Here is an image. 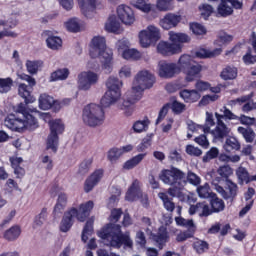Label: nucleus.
I'll return each instance as SVG.
<instances>
[{
    "instance_id": "14",
    "label": "nucleus",
    "mask_w": 256,
    "mask_h": 256,
    "mask_svg": "<svg viewBox=\"0 0 256 256\" xmlns=\"http://www.w3.org/2000/svg\"><path fill=\"white\" fill-rule=\"evenodd\" d=\"M99 75L92 71H84L78 75V89L80 91H89L92 85L97 84Z\"/></svg>"
},
{
    "instance_id": "19",
    "label": "nucleus",
    "mask_w": 256,
    "mask_h": 256,
    "mask_svg": "<svg viewBox=\"0 0 256 256\" xmlns=\"http://www.w3.org/2000/svg\"><path fill=\"white\" fill-rule=\"evenodd\" d=\"M77 3L81 13L88 19H91L99 5V0H77Z\"/></svg>"
},
{
    "instance_id": "24",
    "label": "nucleus",
    "mask_w": 256,
    "mask_h": 256,
    "mask_svg": "<svg viewBox=\"0 0 256 256\" xmlns=\"http://www.w3.org/2000/svg\"><path fill=\"white\" fill-rule=\"evenodd\" d=\"M201 71H203V66L199 63H195L188 69L184 70L185 82L192 83L195 79H199V77H201Z\"/></svg>"
},
{
    "instance_id": "50",
    "label": "nucleus",
    "mask_w": 256,
    "mask_h": 256,
    "mask_svg": "<svg viewBox=\"0 0 256 256\" xmlns=\"http://www.w3.org/2000/svg\"><path fill=\"white\" fill-rule=\"evenodd\" d=\"M158 197L163 201L166 211H170V213H172V211H175V203H173V201L169 199V196H167V194L161 192L158 194Z\"/></svg>"
},
{
    "instance_id": "40",
    "label": "nucleus",
    "mask_w": 256,
    "mask_h": 256,
    "mask_svg": "<svg viewBox=\"0 0 256 256\" xmlns=\"http://www.w3.org/2000/svg\"><path fill=\"white\" fill-rule=\"evenodd\" d=\"M187 185V180L180 181L174 185H171V187L168 189V194L170 197H181L183 189H185V186Z\"/></svg>"
},
{
    "instance_id": "29",
    "label": "nucleus",
    "mask_w": 256,
    "mask_h": 256,
    "mask_svg": "<svg viewBox=\"0 0 256 256\" xmlns=\"http://www.w3.org/2000/svg\"><path fill=\"white\" fill-rule=\"evenodd\" d=\"M239 70L237 67L233 65H227L224 69H222L220 77L224 81H233V79H237V75Z\"/></svg>"
},
{
    "instance_id": "45",
    "label": "nucleus",
    "mask_w": 256,
    "mask_h": 256,
    "mask_svg": "<svg viewBox=\"0 0 256 256\" xmlns=\"http://www.w3.org/2000/svg\"><path fill=\"white\" fill-rule=\"evenodd\" d=\"M196 191L198 193V197L201 199H209V197L211 199L213 195H215V193H212L211 187L208 183L198 186Z\"/></svg>"
},
{
    "instance_id": "58",
    "label": "nucleus",
    "mask_w": 256,
    "mask_h": 256,
    "mask_svg": "<svg viewBox=\"0 0 256 256\" xmlns=\"http://www.w3.org/2000/svg\"><path fill=\"white\" fill-rule=\"evenodd\" d=\"M13 87V80L11 78H0V93H9Z\"/></svg>"
},
{
    "instance_id": "11",
    "label": "nucleus",
    "mask_w": 256,
    "mask_h": 256,
    "mask_svg": "<svg viewBox=\"0 0 256 256\" xmlns=\"http://www.w3.org/2000/svg\"><path fill=\"white\" fill-rule=\"evenodd\" d=\"M19 79L22 81H27L29 86L25 84H20L18 87V93L22 99H24L25 104L29 105V103H35V97L31 95V87H35L36 81L35 78L27 75V74H19L18 75Z\"/></svg>"
},
{
    "instance_id": "26",
    "label": "nucleus",
    "mask_w": 256,
    "mask_h": 256,
    "mask_svg": "<svg viewBox=\"0 0 256 256\" xmlns=\"http://www.w3.org/2000/svg\"><path fill=\"white\" fill-rule=\"evenodd\" d=\"M195 213H198L200 217H209L212 211H211V208H209V205L207 203L199 202L196 205H191L189 208L190 215H195Z\"/></svg>"
},
{
    "instance_id": "9",
    "label": "nucleus",
    "mask_w": 256,
    "mask_h": 256,
    "mask_svg": "<svg viewBox=\"0 0 256 256\" xmlns=\"http://www.w3.org/2000/svg\"><path fill=\"white\" fill-rule=\"evenodd\" d=\"M159 39H161V29L153 24L148 25L146 29L141 30L139 33L140 45L144 49L151 47V45L157 43Z\"/></svg>"
},
{
    "instance_id": "53",
    "label": "nucleus",
    "mask_w": 256,
    "mask_h": 256,
    "mask_svg": "<svg viewBox=\"0 0 256 256\" xmlns=\"http://www.w3.org/2000/svg\"><path fill=\"white\" fill-rule=\"evenodd\" d=\"M121 55H122L123 59H126L127 61H129L131 59H133V60L141 59V52L138 51L137 49H129L128 48Z\"/></svg>"
},
{
    "instance_id": "7",
    "label": "nucleus",
    "mask_w": 256,
    "mask_h": 256,
    "mask_svg": "<svg viewBox=\"0 0 256 256\" xmlns=\"http://www.w3.org/2000/svg\"><path fill=\"white\" fill-rule=\"evenodd\" d=\"M153 85H155V75L149 70H140L134 76L131 91L135 98L141 97L143 91L151 89Z\"/></svg>"
},
{
    "instance_id": "20",
    "label": "nucleus",
    "mask_w": 256,
    "mask_h": 256,
    "mask_svg": "<svg viewBox=\"0 0 256 256\" xmlns=\"http://www.w3.org/2000/svg\"><path fill=\"white\" fill-rule=\"evenodd\" d=\"M181 15L175 13H167L163 18L160 19L159 25L162 29L169 31L181 23Z\"/></svg>"
},
{
    "instance_id": "18",
    "label": "nucleus",
    "mask_w": 256,
    "mask_h": 256,
    "mask_svg": "<svg viewBox=\"0 0 256 256\" xmlns=\"http://www.w3.org/2000/svg\"><path fill=\"white\" fill-rule=\"evenodd\" d=\"M154 10L149 12L148 19L153 21L159 17V13H167V11H173V3L169 0H156L153 4Z\"/></svg>"
},
{
    "instance_id": "13",
    "label": "nucleus",
    "mask_w": 256,
    "mask_h": 256,
    "mask_svg": "<svg viewBox=\"0 0 256 256\" xmlns=\"http://www.w3.org/2000/svg\"><path fill=\"white\" fill-rule=\"evenodd\" d=\"M219 181H221V178L212 180V185L214 186L215 191H217L223 199H233V197L237 196L238 187L233 181L226 180V190L222 186H219Z\"/></svg>"
},
{
    "instance_id": "10",
    "label": "nucleus",
    "mask_w": 256,
    "mask_h": 256,
    "mask_svg": "<svg viewBox=\"0 0 256 256\" xmlns=\"http://www.w3.org/2000/svg\"><path fill=\"white\" fill-rule=\"evenodd\" d=\"M126 201H137L140 200L143 207H149V196L141 190V182L139 180H134L126 192Z\"/></svg>"
},
{
    "instance_id": "4",
    "label": "nucleus",
    "mask_w": 256,
    "mask_h": 256,
    "mask_svg": "<svg viewBox=\"0 0 256 256\" xmlns=\"http://www.w3.org/2000/svg\"><path fill=\"white\" fill-rule=\"evenodd\" d=\"M93 207V201H88L86 203L81 204L78 210L77 208H71L70 210L66 211L60 222V231L62 233H67L68 231H70L71 227H73L74 217H76L78 221L83 223L87 219L88 215L91 213Z\"/></svg>"
},
{
    "instance_id": "34",
    "label": "nucleus",
    "mask_w": 256,
    "mask_h": 256,
    "mask_svg": "<svg viewBox=\"0 0 256 256\" xmlns=\"http://www.w3.org/2000/svg\"><path fill=\"white\" fill-rule=\"evenodd\" d=\"M83 27V22L79 18H71L65 22V28L70 33H79Z\"/></svg>"
},
{
    "instance_id": "33",
    "label": "nucleus",
    "mask_w": 256,
    "mask_h": 256,
    "mask_svg": "<svg viewBox=\"0 0 256 256\" xmlns=\"http://www.w3.org/2000/svg\"><path fill=\"white\" fill-rule=\"evenodd\" d=\"M145 157H147V153L138 154L132 157L123 164V169H125L126 171H131V169H135V167H137V165H139V163H141V161H143Z\"/></svg>"
},
{
    "instance_id": "28",
    "label": "nucleus",
    "mask_w": 256,
    "mask_h": 256,
    "mask_svg": "<svg viewBox=\"0 0 256 256\" xmlns=\"http://www.w3.org/2000/svg\"><path fill=\"white\" fill-rule=\"evenodd\" d=\"M67 201H68L67 194L65 193L58 194L57 202L53 209V215L55 219H57V217H59V215H61V213L65 211V208L67 207Z\"/></svg>"
},
{
    "instance_id": "37",
    "label": "nucleus",
    "mask_w": 256,
    "mask_h": 256,
    "mask_svg": "<svg viewBox=\"0 0 256 256\" xmlns=\"http://www.w3.org/2000/svg\"><path fill=\"white\" fill-rule=\"evenodd\" d=\"M238 133H240V135H242V137L245 139L246 143H253V141H255V131L253 130V128L251 127H243V126H239L237 128Z\"/></svg>"
},
{
    "instance_id": "16",
    "label": "nucleus",
    "mask_w": 256,
    "mask_h": 256,
    "mask_svg": "<svg viewBox=\"0 0 256 256\" xmlns=\"http://www.w3.org/2000/svg\"><path fill=\"white\" fill-rule=\"evenodd\" d=\"M116 15L124 25H133L135 23V12L127 4H120L116 8Z\"/></svg>"
},
{
    "instance_id": "51",
    "label": "nucleus",
    "mask_w": 256,
    "mask_h": 256,
    "mask_svg": "<svg viewBox=\"0 0 256 256\" xmlns=\"http://www.w3.org/2000/svg\"><path fill=\"white\" fill-rule=\"evenodd\" d=\"M217 173L222 179L227 181L233 175V169L229 165H222L217 169Z\"/></svg>"
},
{
    "instance_id": "22",
    "label": "nucleus",
    "mask_w": 256,
    "mask_h": 256,
    "mask_svg": "<svg viewBox=\"0 0 256 256\" xmlns=\"http://www.w3.org/2000/svg\"><path fill=\"white\" fill-rule=\"evenodd\" d=\"M139 99H141V97L135 98V93H133V90H131L130 92L126 93V98L121 104H119V108L124 111L125 115L129 117V115L133 113V104L135 101H139Z\"/></svg>"
},
{
    "instance_id": "3",
    "label": "nucleus",
    "mask_w": 256,
    "mask_h": 256,
    "mask_svg": "<svg viewBox=\"0 0 256 256\" xmlns=\"http://www.w3.org/2000/svg\"><path fill=\"white\" fill-rule=\"evenodd\" d=\"M16 111L17 113H21L23 115V119L7 117L4 121L5 127L11 129V131H17L18 133L25 130L35 131V129L39 128V122L29 113V111H27L25 104L20 103Z\"/></svg>"
},
{
    "instance_id": "54",
    "label": "nucleus",
    "mask_w": 256,
    "mask_h": 256,
    "mask_svg": "<svg viewBox=\"0 0 256 256\" xmlns=\"http://www.w3.org/2000/svg\"><path fill=\"white\" fill-rule=\"evenodd\" d=\"M107 157L111 163H117V161L123 157V154L120 148H112L108 151Z\"/></svg>"
},
{
    "instance_id": "46",
    "label": "nucleus",
    "mask_w": 256,
    "mask_h": 256,
    "mask_svg": "<svg viewBox=\"0 0 256 256\" xmlns=\"http://www.w3.org/2000/svg\"><path fill=\"white\" fill-rule=\"evenodd\" d=\"M236 177L238 179L239 185H243V183H249V172L247 168L240 166L236 169Z\"/></svg>"
},
{
    "instance_id": "32",
    "label": "nucleus",
    "mask_w": 256,
    "mask_h": 256,
    "mask_svg": "<svg viewBox=\"0 0 256 256\" xmlns=\"http://www.w3.org/2000/svg\"><path fill=\"white\" fill-rule=\"evenodd\" d=\"M180 97L186 101V103H195L201 99V94L197 90H182L180 91Z\"/></svg>"
},
{
    "instance_id": "25",
    "label": "nucleus",
    "mask_w": 256,
    "mask_h": 256,
    "mask_svg": "<svg viewBox=\"0 0 256 256\" xmlns=\"http://www.w3.org/2000/svg\"><path fill=\"white\" fill-rule=\"evenodd\" d=\"M103 179V170H96L93 174L89 176V178L86 179L85 185H84V191L85 193H89L90 191H93V188L99 181Z\"/></svg>"
},
{
    "instance_id": "55",
    "label": "nucleus",
    "mask_w": 256,
    "mask_h": 256,
    "mask_svg": "<svg viewBox=\"0 0 256 256\" xmlns=\"http://www.w3.org/2000/svg\"><path fill=\"white\" fill-rule=\"evenodd\" d=\"M93 234V220H88L85 224V227L82 231V241L87 243L89 239V235Z\"/></svg>"
},
{
    "instance_id": "59",
    "label": "nucleus",
    "mask_w": 256,
    "mask_h": 256,
    "mask_svg": "<svg viewBox=\"0 0 256 256\" xmlns=\"http://www.w3.org/2000/svg\"><path fill=\"white\" fill-rule=\"evenodd\" d=\"M92 164H93V158L85 159L84 161L81 162L78 169V173L80 175H85L89 173V169H91Z\"/></svg>"
},
{
    "instance_id": "17",
    "label": "nucleus",
    "mask_w": 256,
    "mask_h": 256,
    "mask_svg": "<svg viewBox=\"0 0 256 256\" xmlns=\"http://www.w3.org/2000/svg\"><path fill=\"white\" fill-rule=\"evenodd\" d=\"M179 73L180 68L176 63H167L166 61H160L158 63V75L162 79H173Z\"/></svg>"
},
{
    "instance_id": "43",
    "label": "nucleus",
    "mask_w": 256,
    "mask_h": 256,
    "mask_svg": "<svg viewBox=\"0 0 256 256\" xmlns=\"http://www.w3.org/2000/svg\"><path fill=\"white\" fill-rule=\"evenodd\" d=\"M224 149L228 153H231V151H239V149H241V143H239V140H237V138L229 137L225 141Z\"/></svg>"
},
{
    "instance_id": "31",
    "label": "nucleus",
    "mask_w": 256,
    "mask_h": 256,
    "mask_svg": "<svg viewBox=\"0 0 256 256\" xmlns=\"http://www.w3.org/2000/svg\"><path fill=\"white\" fill-rule=\"evenodd\" d=\"M167 239H169V234L167 233V228L165 227H160L158 233L153 235V240L155 243H157L159 249H163L167 243Z\"/></svg>"
},
{
    "instance_id": "64",
    "label": "nucleus",
    "mask_w": 256,
    "mask_h": 256,
    "mask_svg": "<svg viewBox=\"0 0 256 256\" xmlns=\"http://www.w3.org/2000/svg\"><path fill=\"white\" fill-rule=\"evenodd\" d=\"M194 249L200 254L205 253L209 249V244L206 241L197 240L194 242Z\"/></svg>"
},
{
    "instance_id": "44",
    "label": "nucleus",
    "mask_w": 256,
    "mask_h": 256,
    "mask_svg": "<svg viewBox=\"0 0 256 256\" xmlns=\"http://www.w3.org/2000/svg\"><path fill=\"white\" fill-rule=\"evenodd\" d=\"M67 77H69V69H67V68L58 69L51 73L50 82L65 81V79H67Z\"/></svg>"
},
{
    "instance_id": "2",
    "label": "nucleus",
    "mask_w": 256,
    "mask_h": 256,
    "mask_svg": "<svg viewBox=\"0 0 256 256\" xmlns=\"http://www.w3.org/2000/svg\"><path fill=\"white\" fill-rule=\"evenodd\" d=\"M98 237L103 239L105 245H109L110 247H121V245H125V247H133V240L129 237V234H121V226L116 224H108L106 227L102 228L98 232Z\"/></svg>"
},
{
    "instance_id": "38",
    "label": "nucleus",
    "mask_w": 256,
    "mask_h": 256,
    "mask_svg": "<svg viewBox=\"0 0 256 256\" xmlns=\"http://www.w3.org/2000/svg\"><path fill=\"white\" fill-rule=\"evenodd\" d=\"M211 211L212 213H221V211H225V202L217 197V194H213L210 201Z\"/></svg>"
},
{
    "instance_id": "42",
    "label": "nucleus",
    "mask_w": 256,
    "mask_h": 256,
    "mask_svg": "<svg viewBox=\"0 0 256 256\" xmlns=\"http://www.w3.org/2000/svg\"><path fill=\"white\" fill-rule=\"evenodd\" d=\"M123 87V81L115 76H110L106 81V88L110 91H121Z\"/></svg>"
},
{
    "instance_id": "23",
    "label": "nucleus",
    "mask_w": 256,
    "mask_h": 256,
    "mask_svg": "<svg viewBox=\"0 0 256 256\" xmlns=\"http://www.w3.org/2000/svg\"><path fill=\"white\" fill-rule=\"evenodd\" d=\"M119 99H121V90H106L100 103L102 107H111V105H115Z\"/></svg>"
},
{
    "instance_id": "6",
    "label": "nucleus",
    "mask_w": 256,
    "mask_h": 256,
    "mask_svg": "<svg viewBox=\"0 0 256 256\" xmlns=\"http://www.w3.org/2000/svg\"><path fill=\"white\" fill-rule=\"evenodd\" d=\"M220 113L222 114L215 112L216 127L211 131L212 137L218 141L225 139V137H228L229 133H231V128H229V126H227V124H225L223 121H231L232 119H237V115L229 110L227 106L222 107L220 109Z\"/></svg>"
},
{
    "instance_id": "1",
    "label": "nucleus",
    "mask_w": 256,
    "mask_h": 256,
    "mask_svg": "<svg viewBox=\"0 0 256 256\" xmlns=\"http://www.w3.org/2000/svg\"><path fill=\"white\" fill-rule=\"evenodd\" d=\"M90 57H100L101 67L104 73L113 71V50L107 48V41L103 36H95L90 44Z\"/></svg>"
},
{
    "instance_id": "41",
    "label": "nucleus",
    "mask_w": 256,
    "mask_h": 256,
    "mask_svg": "<svg viewBox=\"0 0 256 256\" xmlns=\"http://www.w3.org/2000/svg\"><path fill=\"white\" fill-rule=\"evenodd\" d=\"M57 147H59V134L50 132L47 138L46 149H51L53 153H57Z\"/></svg>"
},
{
    "instance_id": "56",
    "label": "nucleus",
    "mask_w": 256,
    "mask_h": 256,
    "mask_svg": "<svg viewBox=\"0 0 256 256\" xmlns=\"http://www.w3.org/2000/svg\"><path fill=\"white\" fill-rule=\"evenodd\" d=\"M47 221V208H42L39 215L34 219V228L41 227Z\"/></svg>"
},
{
    "instance_id": "57",
    "label": "nucleus",
    "mask_w": 256,
    "mask_h": 256,
    "mask_svg": "<svg viewBox=\"0 0 256 256\" xmlns=\"http://www.w3.org/2000/svg\"><path fill=\"white\" fill-rule=\"evenodd\" d=\"M195 235V229H188L184 232H180L176 236V241L178 243H183V241H187V239H191Z\"/></svg>"
},
{
    "instance_id": "21",
    "label": "nucleus",
    "mask_w": 256,
    "mask_h": 256,
    "mask_svg": "<svg viewBox=\"0 0 256 256\" xmlns=\"http://www.w3.org/2000/svg\"><path fill=\"white\" fill-rule=\"evenodd\" d=\"M39 107L43 111H47L53 107L56 111H59L61 109L63 102H59L55 100L52 96L47 95V94H41L39 97Z\"/></svg>"
},
{
    "instance_id": "12",
    "label": "nucleus",
    "mask_w": 256,
    "mask_h": 256,
    "mask_svg": "<svg viewBox=\"0 0 256 256\" xmlns=\"http://www.w3.org/2000/svg\"><path fill=\"white\" fill-rule=\"evenodd\" d=\"M160 179L165 183V185H175L177 183H181V181H187L185 179V173L176 167L162 170Z\"/></svg>"
},
{
    "instance_id": "47",
    "label": "nucleus",
    "mask_w": 256,
    "mask_h": 256,
    "mask_svg": "<svg viewBox=\"0 0 256 256\" xmlns=\"http://www.w3.org/2000/svg\"><path fill=\"white\" fill-rule=\"evenodd\" d=\"M20 235L21 228H19V226H13L4 233V238L7 239V241H15V239H19Z\"/></svg>"
},
{
    "instance_id": "60",
    "label": "nucleus",
    "mask_w": 256,
    "mask_h": 256,
    "mask_svg": "<svg viewBox=\"0 0 256 256\" xmlns=\"http://www.w3.org/2000/svg\"><path fill=\"white\" fill-rule=\"evenodd\" d=\"M175 221L180 227H186L187 229H195V223L193 219H185L183 217H176Z\"/></svg>"
},
{
    "instance_id": "62",
    "label": "nucleus",
    "mask_w": 256,
    "mask_h": 256,
    "mask_svg": "<svg viewBox=\"0 0 256 256\" xmlns=\"http://www.w3.org/2000/svg\"><path fill=\"white\" fill-rule=\"evenodd\" d=\"M219 156V149L211 148L202 158L203 163H209L211 159H216Z\"/></svg>"
},
{
    "instance_id": "35",
    "label": "nucleus",
    "mask_w": 256,
    "mask_h": 256,
    "mask_svg": "<svg viewBox=\"0 0 256 256\" xmlns=\"http://www.w3.org/2000/svg\"><path fill=\"white\" fill-rule=\"evenodd\" d=\"M221 48H216L214 50H207V49H200L196 52V57L199 59H211V57H217L218 55H221L222 53Z\"/></svg>"
},
{
    "instance_id": "49",
    "label": "nucleus",
    "mask_w": 256,
    "mask_h": 256,
    "mask_svg": "<svg viewBox=\"0 0 256 256\" xmlns=\"http://www.w3.org/2000/svg\"><path fill=\"white\" fill-rule=\"evenodd\" d=\"M42 65H43V62L41 61H37V60L26 61V68L28 73H30V75H35L37 71H39V68L42 67Z\"/></svg>"
},
{
    "instance_id": "48",
    "label": "nucleus",
    "mask_w": 256,
    "mask_h": 256,
    "mask_svg": "<svg viewBox=\"0 0 256 256\" xmlns=\"http://www.w3.org/2000/svg\"><path fill=\"white\" fill-rule=\"evenodd\" d=\"M149 119L138 120L133 124V130L135 133H143L149 129Z\"/></svg>"
},
{
    "instance_id": "27",
    "label": "nucleus",
    "mask_w": 256,
    "mask_h": 256,
    "mask_svg": "<svg viewBox=\"0 0 256 256\" xmlns=\"http://www.w3.org/2000/svg\"><path fill=\"white\" fill-rule=\"evenodd\" d=\"M104 29L108 33H115L116 35H119V33L123 31V29H121V22H119V19H117L115 15L109 16L104 25Z\"/></svg>"
},
{
    "instance_id": "5",
    "label": "nucleus",
    "mask_w": 256,
    "mask_h": 256,
    "mask_svg": "<svg viewBox=\"0 0 256 256\" xmlns=\"http://www.w3.org/2000/svg\"><path fill=\"white\" fill-rule=\"evenodd\" d=\"M169 41H160L157 45V51L160 55L170 56V55H177L181 53L183 49V45L181 43H189L191 38L185 33H176L170 31L168 33Z\"/></svg>"
},
{
    "instance_id": "39",
    "label": "nucleus",
    "mask_w": 256,
    "mask_h": 256,
    "mask_svg": "<svg viewBox=\"0 0 256 256\" xmlns=\"http://www.w3.org/2000/svg\"><path fill=\"white\" fill-rule=\"evenodd\" d=\"M194 63L193 58L191 57V55L189 54H183L180 56L179 60H178V69H180V73L181 71H185L186 69L190 68Z\"/></svg>"
},
{
    "instance_id": "15",
    "label": "nucleus",
    "mask_w": 256,
    "mask_h": 256,
    "mask_svg": "<svg viewBox=\"0 0 256 256\" xmlns=\"http://www.w3.org/2000/svg\"><path fill=\"white\" fill-rule=\"evenodd\" d=\"M169 109H171L175 115H181V113L185 111L186 106L185 104L177 100H174L172 103L165 104L159 112L158 118L156 120L157 125L158 123H161L165 119V117L167 116V113H169Z\"/></svg>"
},
{
    "instance_id": "8",
    "label": "nucleus",
    "mask_w": 256,
    "mask_h": 256,
    "mask_svg": "<svg viewBox=\"0 0 256 256\" xmlns=\"http://www.w3.org/2000/svg\"><path fill=\"white\" fill-rule=\"evenodd\" d=\"M82 121L88 127H100L105 121V111L97 104L85 106L82 114Z\"/></svg>"
},
{
    "instance_id": "36",
    "label": "nucleus",
    "mask_w": 256,
    "mask_h": 256,
    "mask_svg": "<svg viewBox=\"0 0 256 256\" xmlns=\"http://www.w3.org/2000/svg\"><path fill=\"white\" fill-rule=\"evenodd\" d=\"M46 44L49 49H52V51H59V49L63 47V40L59 36H53L48 34Z\"/></svg>"
},
{
    "instance_id": "52",
    "label": "nucleus",
    "mask_w": 256,
    "mask_h": 256,
    "mask_svg": "<svg viewBox=\"0 0 256 256\" xmlns=\"http://www.w3.org/2000/svg\"><path fill=\"white\" fill-rule=\"evenodd\" d=\"M49 127L50 133H57V135L65 131V125H63V122L61 120H52Z\"/></svg>"
},
{
    "instance_id": "63",
    "label": "nucleus",
    "mask_w": 256,
    "mask_h": 256,
    "mask_svg": "<svg viewBox=\"0 0 256 256\" xmlns=\"http://www.w3.org/2000/svg\"><path fill=\"white\" fill-rule=\"evenodd\" d=\"M185 180L187 181V183H190V185H194V187L201 185V177L197 176V174L193 172H188Z\"/></svg>"
},
{
    "instance_id": "61",
    "label": "nucleus",
    "mask_w": 256,
    "mask_h": 256,
    "mask_svg": "<svg viewBox=\"0 0 256 256\" xmlns=\"http://www.w3.org/2000/svg\"><path fill=\"white\" fill-rule=\"evenodd\" d=\"M199 11L203 19H209V17H211V15L213 14V6L209 4H201L199 6Z\"/></svg>"
},
{
    "instance_id": "30",
    "label": "nucleus",
    "mask_w": 256,
    "mask_h": 256,
    "mask_svg": "<svg viewBox=\"0 0 256 256\" xmlns=\"http://www.w3.org/2000/svg\"><path fill=\"white\" fill-rule=\"evenodd\" d=\"M130 5L135 7V9H138V11L145 13L146 15H149V12L153 11L155 8L153 4L147 3L145 0H130Z\"/></svg>"
}]
</instances>
